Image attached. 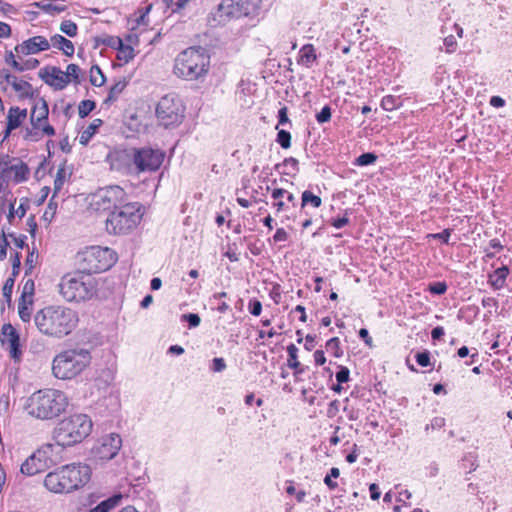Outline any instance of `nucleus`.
<instances>
[{
	"label": "nucleus",
	"instance_id": "1",
	"mask_svg": "<svg viewBox=\"0 0 512 512\" xmlns=\"http://www.w3.org/2000/svg\"><path fill=\"white\" fill-rule=\"evenodd\" d=\"M106 280L77 272L63 276L58 284V291L68 302H87L103 296Z\"/></svg>",
	"mask_w": 512,
	"mask_h": 512
},
{
	"label": "nucleus",
	"instance_id": "2",
	"mask_svg": "<svg viewBox=\"0 0 512 512\" xmlns=\"http://www.w3.org/2000/svg\"><path fill=\"white\" fill-rule=\"evenodd\" d=\"M34 322L42 334L60 339L77 327L79 317L69 307L48 306L36 313Z\"/></svg>",
	"mask_w": 512,
	"mask_h": 512
},
{
	"label": "nucleus",
	"instance_id": "3",
	"mask_svg": "<svg viewBox=\"0 0 512 512\" xmlns=\"http://www.w3.org/2000/svg\"><path fill=\"white\" fill-rule=\"evenodd\" d=\"M91 477V469L86 464L72 463L49 472L44 486L52 493H71L85 486Z\"/></svg>",
	"mask_w": 512,
	"mask_h": 512
},
{
	"label": "nucleus",
	"instance_id": "4",
	"mask_svg": "<svg viewBox=\"0 0 512 512\" xmlns=\"http://www.w3.org/2000/svg\"><path fill=\"white\" fill-rule=\"evenodd\" d=\"M69 405L67 395L56 389H43L34 392L27 400L29 415L40 420H51L64 413Z\"/></svg>",
	"mask_w": 512,
	"mask_h": 512
},
{
	"label": "nucleus",
	"instance_id": "5",
	"mask_svg": "<svg viewBox=\"0 0 512 512\" xmlns=\"http://www.w3.org/2000/svg\"><path fill=\"white\" fill-rule=\"evenodd\" d=\"M93 423L86 414L76 413L60 420L53 430V439L61 447L81 443L92 431Z\"/></svg>",
	"mask_w": 512,
	"mask_h": 512
},
{
	"label": "nucleus",
	"instance_id": "6",
	"mask_svg": "<svg viewBox=\"0 0 512 512\" xmlns=\"http://www.w3.org/2000/svg\"><path fill=\"white\" fill-rule=\"evenodd\" d=\"M210 57L202 47H189L175 59L174 73L186 80H198L209 70Z\"/></svg>",
	"mask_w": 512,
	"mask_h": 512
},
{
	"label": "nucleus",
	"instance_id": "7",
	"mask_svg": "<svg viewBox=\"0 0 512 512\" xmlns=\"http://www.w3.org/2000/svg\"><path fill=\"white\" fill-rule=\"evenodd\" d=\"M90 360V353L85 349L66 350L54 358L52 372L58 379H72L89 365Z\"/></svg>",
	"mask_w": 512,
	"mask_h": 512
},
{
	"label": "nucleus",
	"instance_id": "8",
	"mask_svg": "<svg viewBox=\"0 0 512 512\" xmlns=\"http://www.w3.org/2000/svg\"><path fill=\"white\" fill-rule=\"evenodd\" d=\"M77 259L81 270L91 275L110 269L117 261V254L108 247L90 246L78 252Z\"/></svg>",
	"mask_w": 512,
	"mask_h": 512
},
{
	"label": "nucleus",
	"instance_id": "9",
	"mask_svg": "<svg viewBox=\"0 0 512 512\" xmlns=\"http://www.w3.org/2000/svg\"><path fill=\"white\" fill-rule=\"evenodd\" d=\"M256 5L254 0H222L208 18L212 26L224 25L232 19L250 15Z\"/></svg>",
	"mask_w": 512,
	"mask_h": 512
},
{
	"label": "nucleus",
	"instance_id": "10",
	"mask_svg": "<svg viewBox=\"0 0 512 512\" xmlns=\"http://www.w3.org/2000/svg\"><path fill=\"white\" fill-rule=\"evenodd\" d=\"M156 116L161 125L168 128L182 122L184 106L175 94L163 96L157 104Z\"/></svg>",
	"mask_w": 512,
	"mask_h": 512
},
{
	"label": "nucleus",
	"instance_id": "11",
	"mask_svg": "<svg viewBox=\"0 0 512 512\" xmlns=\"http://www.w3.org/2000/svg\"><path fill=\"white\" fill-rule=\"evenodd\" d=\"M127 200V193L120 186H110L100 189L94 193L89 202L93 211H111L117 208L118 204H123Z\"/></svg>",
	"mask_w": 512,
	"mask_h": 512
},
{
	"label": "nucleus",
	"instance_id": "12",
	"mask_svg": "<svg viewBox=\"0 0 512 512\" xmlns=\"http://www.w3.org/2000/svg\"><path fill=\"white\" fill-rule=\"evenodd\" d=\"M165 158V153L152 147H142L134 149L133 163L138 172H155L157 171Z\"/></svg>",
	"mask_w": 512,
	"mask_h": 512
},
{
	"label": "nucleus",
	"instance_id": "13",
	"mask_svg": "<svg viewBox=\"0 0 512 512\" xmlns=\"http://www.w3.org/2000/svg\"><path fill=\"white\" fill-rule=\"evenodd\" d=\"M53 452V445L46 444L29 456L21 465V473L27 476H33L46 470L52 460L50 454Z\"/></svg>",
	"mask_w": 512,
	"mask_h": 512
},
{
	"label": "nucleus",
	"instance_id": "14",
	"mask_svg": "<svg viewBox=\"0 0 512 512\" xmlns=\"http://www.w3.org/2000/svg\"><path fill=\"white\" fill-rule=\"evenodd\" d=\"M128 205V199L123 204H118L117 208H113L110 211L108 218L106 219V230L110 234L122 235L128 230V214L126 207Z\"/></svg>",
	"mask_w": 512,
	"mask_h": 512
},
{
	"label": "nucleus",
	"instance_id": "15",
	"mask_svg": "<svg viewBox=\"0 0 512 512\" xmlns=\"http://www.w3.org/2000/svg\"><path fill=\"white\" fill-rule=\"evenodd\" d=\"M5 84L13 88L19 99L32 98L34 95L33 87L29 82L19 79L6 69H2L0 70V85Z\"/></svg>",
	"mask_w": 512,
	"mask_h": 512
},
{
	"label": "nucleus",
	"instance_id": "16",
	"mask_svg": "<svg viewBox=\"0 0 512 512\" xmlns=\"http://www.w3.org/2000/svg\"><path fill=\"white\" fill-rule=\"evenodd\" d=\"M1 343L3 347L9 352L11 358H13L15 361H20L22 351L19 344V335L11 324L3 325Z\"/></svg>",
	"mask_w": 512,
	"mask_h": 512
},
{
	"label": "nucleus",
	"instance_id": "17",
	"mask_svg": "<svg viewBox=\"0 0 512 512\" xmlns=\"http://www.w3.org/2000/svg\"><path fill=\"white\" fill-rule=\"evenodd\" d=\"M122 440L118 434H110L103 437L101 443L94 447L95 455L102 460H110L117 455L121 448Z\"/></svg>",
	"mask_w": 512,
	"mask_h": 512
},
{
	"label": "nucleus",
	"instance_id": "18",
	"mask_svg": "<svg viewBox=\"0 0 512 512\" xmlns=\"http://www.w3.org/2000/svg\"><path fill=\"white\" fill-rule=\"evenodd\" d=\"M39 77L56 90L64 89L68 83L67 75L58 67H45L39 71Z\"/></svg>",
	"mask_w": 512,
	"mask_h": 512
},
{
	"label": "nucleus",
	"instance_id": "19",
	"mask_svg": "<svg viewBox=\"0 0 512 512\" xmlns=\"http://www.w3.org/2000/svg\"><path fill=\"white\" fill-rule=\"evenodd\" d=\"M50 48V42L43 36L31 37L15 47V52L22 55L36 54Z\"/></svg>",
	"mask_w": 512,
	"mask_h": 512
},
{
	"label": "nucleus",
	"instance_id": "20",
	"mask_svg": "<svg viewBox=\"0 0 512 512\" xmlns=\"http://www.w3.org/2000/svg\"><path fill=\"white\" fill-rule=\"evenodd\" d=\"M31 128H27L24 139L28 141L37 142L44 136H54L55 129L48 123V120H42L39 122H30Z\"/></svg>",
	"mask_w": 512,
	"mask_h": 512
},
{
	"label": "nucleus",
	"instance_id": "21",
	"mask_svg": "<svg viewBox=\"0 0 512 512\" xmlns=\"http://www.w3.org/2000/svg\"><path fill=\"white\" fill-rule=\"evenodd\" d=\"M152 107L149 101L147 100H137L135 101V113L130 115V120H136L138 121V124L136 125V130L140 131L141 126H146V121L151 116Z\"/></svg>",
	"mask_w": 512,
	"mask_h": 512
},
{
	"label": "nucleus",
	"instance_id": "22",
	"mask_svg": "<svg viewBox=\"0 0 512 512\" xmlns=\"http://www.w3.org/2000/svg\"><path fill=\"white\" fill-rule=\"evenodd\" d=\"M13 162L14 164L12 163V167H10V171L5 177L6 184L8 181L15 183L26 181L29 176V168L22 160L14 158Z\"/></svg>",
	"mask_w": 512,
	"mask_h": 512
},
{
	"label": "nucleus",
	"instance_id": "23",
	"mask_svg": "<svg viewBox=\"0 0 512 512\" xmlns=\"http://www.w3.org/2000/svg\"><path fill=\"white\" fill-rule=\"evenodd\" d=\"M111 169L121 172L128 171V152L126 149H115L108 155Z\"/></svg>",
	"mask_w": 512,
	"mask_h": 512
},
{
	"label": "nucleus",
	"instance_id": "24",
	"mask_svg": "<svg viewBox=\"0 0 512 512\" xmlns=\"http://www.w3.org/2000/svg\"><path fill=\"white\" fill-rule=\"evenodd\" d=\"M26 118V109H20L17 106L11 107L7 114V124L9 125V130H15L20 127Z\"/></svg>",
	"mask_w": 512,
	"mask_h": 512
},
{
	"label": "nucleus",
	"instance_id": "25",
	"mask_svg": "<svg viewBox=\"0 0 512 512\" xmlns=\"http://www.w3.org/2000/svg\"><path fill=\"white\" fill-rule=\"evenodd\" d=\"M49 108L45 99L39 98L35 101L31 113L30 122H39L42 120H48Z\"/></svg>",
	"mask_w": 512,
	"mask_h": 512
},
{
	"label": "nucleus",
	"instance_id": "26",
	"mask_svg": "<svg viewBox=\"0 0 512 512\" xmlns=\"http://www.w3.org/2000/svg\"><path fill=\"white\" fill-rule=\"evenodd\" d=\"M31 5L40 8L42 11L52 16L64 12L67 9V6L64 4L63 0H54L52 2L40 1L34 2Z\"/></svg>",
	"mask_w": 512,
	"mask_h": 512
},
{
	"label": "nucleus",
	"instance_id": "27",
	"mask_svg": "<svg viewBox=\"0 0 512 512\" xmlns=\"http://www.w3.org/2000/svg\"><path fill=\"white\" fill-rule=\"evenodd\" d=\"M50 44L53 47L61 50L66 56H72L74 54L73 43L60 34L52 36L50 39Z\"/></svg>",
	"mask_w": 512,
	"mask_h": 512
},
{
	"label": "nucleus",
	"instance_id": "28",
	"mask_svg": "<svg viewBox=\"0 0 512 512\" xmlns=\"http://www.w3.org/2000/svg\"><path fill=\"white\" fill-rule=\"evenodd\" d=\"M508 274L509 270L506 266L500 267L489 275L488 282L494 289L499 290L504 287Z\"/></svg>",
	"mask_w": 512,
	"mask_h": 512
},
{
	"label": "nucleus",
	"instance_id": "29",
	"mask_svg": "<svg viewBox=\"0 0 512 512\" xmlns=\"http://www.w3.org/2000/svg\"><path fill=\"white\" fill-rule=\"evenodd\" d=\"M316 59L317 56L312 44H306L300 49L298 61L300 64L310 68Z\"/></svg>",
	"mask_w": 512,
	"mask_h": 512
},
{
	"label": "nucleus",
	"instance_id": "30",
	"mask_svg": "<svg viewBox=\"0 0 512 512\" xmlns=\"http://www.w3.org/2000/svg\"><path fill=\"white\" fill-rule=\"evenodd\" d=\"M130 228L132 226L137 227L146 213V207L138 202L130 203Z\"/></svg>",
	"mask_w": 512,
	"mask_h": 512
},
{
	"label": "nucleus",
	"instance_id": "31",
	"mask_svg": "<svg viewBox=\"0 0 512 512\" xmlns=\"http://www.w3.org/2000/svg\"><path fill=\"white\" fill-rule=\"evenodd\" d=\"M71 173L68 172L65 166H60L56 172L54 179V192L52 199H54L62 190L65 182L69 179Z\"/></svg>",
	"mask_w": 512,
	"mask_h": 512
},
{
	"label": "nucleus",
	"instance_id": "32",
	"mask_svg": "<svg viewBox=\"0 0 512 512\" xmlns=\"http://www.w3.org/2000/svg\"><path fill=\"white\" fill-rule=\"evenodd\" d=\"M297 352L298 349L294 344H290L287 347L288 353V366L295 370V375L301 374L305 371V368L301 366L300 362L297 360Z\"/></svg>",
	"mask_w": 512,
	"mask_h": 512
},
{
	"label": "nucleus",
	"instance_id": "33",
	"mask_svg": "<svg viewBox=\"0 0 512 512\" xmlns=\"http://www.w3.org/2000/svg\"><path fill=\"white\" fill-rule=\"evenodd\" d=\"M101 119H94L90 125L82 131L79 136V143L81 145H87L92 136L96 133L97 129L102 125Z\"/></svg>",
	"mask_w": 512,
	"mask_h": 512
},
{
	"label": "nucleus",
	"instance_id": "34",
	"mask_svg": "<svg viewBox=\"0 0 512 512\" xmlns=\"http://www.w3.org/2000/svg\"><path fill=\"white\" fill-rule=\"evenodd\" d=\"M105 43L111 47L119 49L120 52L118 54V59L124 61V63H128V53L124 50V45L121 38L109 37Z\"/></svg>",
	"mask_w": 512,
	"mask_h": 512
},
{
	"label": "nucleus",
	"instance_id": "35",
	"mask_svg": "<svg viewBox=\"0 0 512 512\" xmlns=\"http://www.w3.org/2000/svg\"><path fill=\"white\" fill-rule=\"evenodd\" d=\"M302 202L301 206L304 208L306 205H311L314 208H318L321 206L322 200L319 196L314 195L311 191L305 190L302 193Z\"/></svg>",
	"mask_w": 512,
	"mask_h": 512
},
{
	"label": "nucleus",
	"instance_id": "36",
	"mask_svg": "<svg viewBox=\"0 0 512 512\" xmlns=\"http://www.w3.org/2000/svg\"><path fill=\"white\" fill-rule=\"evenodd\" d=\"M90 82L92 85L100 87L105 82V77L98 66H92L90 69Z\"/></svg>",
	"mask_w": 512,
	"mask_h": 512
},
{
	"label": "nucleus",
	"instance_id": "37",
	"mask_svg": "<svg viewBox=\"0 0 512 512\" xmlns=\"http://www.w3.org/2000/svg\"><path fill=\"white\" fill-rule=\"evenodd\" d=\"M126 88V82L124 80L117 82L114 84L110 91L109 95L106 99V102H112L117 99L118 95H120L124 89Z\"/></svg>",
	"mask_w": 512,
	"mask_h": 512
},
{
	"label": "nucleus",
	"instance_id": "38",
	"mask_svg": "<svg viewBox=\"0 0 512 512\" xmlns=\"http://www.w3.org/2000/svg\"><path fill=\"white\" fill-rule=\"evenodd\" d=\"M60 31L69 37H75L77 35L78 27L75 22L65 20L60 24Z\"/></svg>",
	"mask_w": 512,
	"mask_h": 512
},
{
	"label": "nucleus",
	"instance_id": "39",
	"mask_svg": "<svg viewBox=\"0 0 512 512\" xmlns=\"http://www.w3.org/2000/svg\"><path fill=\"white\" fill-rule=\"evenodd\" d=\"M14 158H11L8 155H0V177L5 179L6 175L10 171V167H12V163L14 164Z\"/></svg>",
	"mask_w": 512,
	"mask_h": 512
},
{
	"label": "nucleus",
	"instance_id": "40",
	"mask_svg": "<svg viewBox=\"0 0 512 512\" xmlns=\"http://www.w3.org/2000/svg\"><path fill=\"white\" fill-rule=\"evenodd\" d=\"M56 210H57V204L54 203L53 199L51 198L47 205V208L45 209L43 216H42L43 221L47 225H49L52 222V220L54 219V217L56 215Z\"/></svg>",
	"mask_w": 512,
	"mask_h": 512
},
{
	"label": "nucleus",
	"instance_id": "41",
	"mask_svg": "<svg viewBox=\"0 0 512 512\" xmlns=\"http://www.w3.org/2000/svg\"><path fill=\"white\" fill-rule=\"evenodd\" d=\"M326 349L332 353L335 357H341L343 352L340 348V341L337 337L329 339L326 343Z\"/></svg>",
	"mask_w": 512,
	"mask_h": 512
},
{
	"label": "nucleus",
	"instance_id": "42",
	"mask_svg": "<svg viewBox=\"0 0 512 512\" xmlns=\"http://www.w3.org/2000/svg\"><path fill=\"white\" fill-rule=\"evenodd\" d=\"M8 208H9L8 220L10 222L12 221V219L15 216L22 218V217H24V215L26 213V207L23 203H21L16 209H14V204L9 202Z\"/></svg>",
	"mask_w": 512,
	"mask_h": 512
},
{
	"label": "nucleus",
	"instance_id": "43",
	"mask_svg": "<svg viewBox=\"0 0 512 512\" xmlns=\"http://www.w3.org/2000/svg\"><path fill=\"white\" fill-rule=\"evenodd\" d=\"M284 196H286V199L288 202L295 205L296 198L292 193H290L287 190L282 189V188H276L272 191V198L275 200L283 198Z\"/></svg>",
	"mask_w": 512,
	"mask_h": 512
},
{
	"label": "nucleus",
	"instance_id": "44",
	"mask_svg": "<svg viewBox=\"0 0 512 512\" xmlns=\"http://www.w3.org/2000/svg\"><path fill=\"white\" fill-rule=\"evenodd\" d=\"M95 103L91 100H83L78 106V114L81 118H85L93 109Z\"/></svg>",
	"mask_w": 512,
	"mask_h": 512
},
{
	"label": "nucleus",
	"instance_id": "45",
	"mask_svg": "<svg viewBox=\"0 0 512 512\" xmlns=\"http://www.w3.org/2000/svg\"><path fill=\"white\" fill-rule=\"evenodd\" d=\"M79 73L80 68L76 64H69L66 68V72H64L65 75H67V79H69V83L71 81H74L75 83H79Z\"/></svg>",
	"mask_w": 512,
	"mask_h": 512
},
{
	"label": "nucleus",
	"instance_id": "46",
	"mask_svg": "<svg viewBox=\"0 0 512 512\" xmlns=\"http://www.w3.org/2000/svg\"><path fill=\"white\" fill-rule=\"evenodd\" d=\"M282 148L287 149L291 146V135L286 130H280L277 134L276 140Z\"/></svg>",
	"mask_w": 512,
	"mask_h": 512
},
{
	"label": "nucleus",
	"instance_id": "47",
	"mask_svg": "<svg viewBox=\"0 0 512 512\" xmlns=\"http://www.w3.org/2000/svg\"><path fill=\"white\" fill-rule=\"evenodd\" d=\"M377 160V156L373 153H363L356 159V164L367 166L373 164Z\"/></svg>",
	"mask_w": 512,
	"mask_h": 512
},
{
	"label": "nucleus",
	"instance_id": "48",
	"mask_svg": "<svg viewBox=\"0 0 512 512\" xmlns=\"http://www.w3.org/2000/svg\"><path fill=\"white\" fill-rule=\"evenodd\" d=\"M151 10V5H147L141 10H139V15H137L134 19V22L136 23L137 27L140 25L147 26L148 22L146 20L147 14Z\"/></svg>",
	"mask_w": 512,
	"mask_h": 512
},
{
	"label": "nucleus",
	"instance_id": "49",
	"mask_svg": "<svg viewBox=\"0 0 512 512\" xmlns=\"http://www.w3.org/2000/svg\"><path fill=\"white\" fill-rule=\"evenodd\" d=\"M428 290L436 295H442L447 291V284L445 282H434L429 285Z\"/></svg>",
	"mask_w": 512,
	"mask_h": 512
},
{
	"label": "nucleus",
	"instance_id": "50",
	"mask_svg": "<svg viewBox=\"0 0 512 512\" xmlns=\"http://www.w3.org/2000/svg\"><path fill=\"white\" fill-rule=\"evenodd\" d=\"M331 118V108L329 106H324L322 110L316 115V119L319 123L328 122Z\"/></svg>",
	"mask_w": 512,
	"mask_h": 512
},
{
	"label": "nucleus",
	"instance_id": "51",
	"mask_svg": "<svg viewBox=\"0 0 512 512\" xmlns=\"http://www.w3.org/2000/svg\"><path fill=\"white\" fill-rule=\"evenodd\" d=\"M415 358L417 363L422 367L430 365V353L428 351L417 353Z\"/></svg>",
	"mask_w": 512,
	"mask_h": 512
},
{
	"label": "nucleus",
	"instance_id": "52",
	"mask_svg": "<svg viewBox=\"0 0 512 512\" xmlns=\"http://www.w3.org/2000/svg\"><path fill=\"white\" fill-rule=\"evenodd\" d=\"M444 46L446 48L447 53H452L455 51L457 47L456 39L453 35H449L444 38Z\"/></svg>",
	"mask_w": 512,
	"mask_h": 512
},
{
	"label": "nucleus",
	"instance_id": "53",
	"mask_svg": "<svg viewBox=\"0 0 512 512\" xmlns=\"http://www.w3.org/2000/svg\"><path fill=\"white\" fill-rule=\"evenodd\" d=\"M348 212L345 211V214L343 217L341 218H336V219H332L331 220V225L333 227H335L336 229H341L343 228L344 226H346L347 224H349V218H348Z\"/></svg>",
	"mask_w": 512,
	"mask_h": 512
},
{
	"label": "nucleus",
	"instance_id": "54",
	"mask_svg": "<svg viewBox=\"0 0 512 512\" xmlns=\"http://www.w3.org/2000/svg\"><path fill=\"white\" fill-rule=\"evenodd\" d=\"M183 320L189 323L190 327H197L200 324V317L198 314L190 313L182 315Z\"/></svg>",
	"mask_w": 512,
	"mask_h": 512
},
{
	"label": "nucleus",
	"instance_id": "55",
	"mask_svg": "<svg viewBox=\"0 0 512 512\" xmlns=\"http://www.w3.org/2000/svg\"><path fill=\"white\" fill-rule=\"evenodd\" d=\"M249 311L254 316H259L262 311V304L258 300H251L248 305Z\"/></svg>",
	"mask_w": 512,
	"mask_h": 512
},
{
	"label": "nucleus",
	"instance_id": "56",
	"mask_svg": "<svg viewBox=\"0 0 512 512\" xmlns=\"http://www.w3.org/2000/svg\"><path fill=\"white\" fill-rule=\"evenodd\" d=\"M349 369L346 367H341L340 370L336 373V380L338 383H345L349 380Z\"/></svg>",
	"mask_w": 512,
	"mask_h": 512
},
{
	"label": "nucleus",
	"instance_id": "57",
	"mask_svg": "<svg viewBox=\"0 0 512 512\" xmlns=\"http://www.w3.org/2000/svg\"><path fill=\"white\" fill-rule=\"evenodd\" d=\"M18 312L23 321H27L30 318V312L25 305V300H22V302L19 303Z\"/></svg>",
	"mask_w": 512,
	"mask_h": 512
},
{
	"label": "nucleus",
	"instance_id": "58",
	"mask_svg": "<svg viewBox=\"0 0 512 512\" xmlns=\"http://www.w3.org/2000/svg\"><path fill=\"white\" fill-rule=\"evenodd\" d=\"M450 235H451V230L445 229L440 233L431 234L430 236L434 239H439V240L443 241L444 243H448Z\"/></svg>",
	"mask_w": 512,
	"mask_h": 512
},
{
	"label": "nucleus",
	"instance_id": "59",
	"mask_svg": "<svg viewBox=\"0 0 512 512\" xmlns=\"http://www.w3.org/2000/svg\"><path fill=\"white\" fill-rule=\"evenodd\" d=\"M288 108L286 106H283L279 111H278V124H286V123H289V118H288Z\"/></svg>",
	"mask_w": 512,
	"mask_h": 512
},
{
	"label": "nucleus",
	"instance_id": "60",
	"mask_svg": "<svg viewBox=\"0 0 512 512\" xmlns=\"http://www.w3.org/2000/svg\"><path fill=\"white\" fill-rule=\"evenodd\" d=\"M275 242H284L288 239V233L283 228H278L273 236Z\"/></svg>",
	"mask_w": 512,
	"mask_h": 512
},
{
	"label": "nucleus",
	"instance_id": "61",
	"mask_svg": "<svg viewBox=\"0 0 512 512\" xmlns=\"http://www.w3.org/2000/svg\"><path fill=\"white\" fill-rule=\"evenodd\" d=\"M39 65L37 59L31 58L22 62L23 72L27 70H33Z\"/></svg>",
	"mask_w": 512,
	"mask_h": 512
},
{
	"label": "nucleus",
	"instance_id": "62",
	"mask_svg": "<svg viewBox=\"0 0 512 512\" xmlns=\"http://www.w3.org/2000/svg\"><path fill=\"white\" fill-rule=\"evenodd\" d=\"M395 106V98L393 96H386L383 98L382 107L385 110H393Z\"/></svg>",
	"mask_w": 512,
	"mask_h": 512
},
{
	"label": "nucleus",
	"instance_id": "63",
	"mask_svg": "<svg viewBox=\"0 0 512 512\" xmlns=\"http://www.w3.org/2000/svg\"><path fill=\"white\" fill-rule=\"evenodd\" d=\"M212 362V369L215 372H221L226 368V363L223 358H214Z\"/></svg>",
	"mask_w": 512,
	"mask_h": 512
},
{
	"label": "nucleus",
	"instance_id": "64",
	"mask_svg": "<svg viewBox=\"0 0 512 512\" xmlns=\"http://www.w3.org/2000/svg\"><path fill=\"white\" fill-rule=\"evenodd\" d=\"M13 285L14 280L12 278H8L3 286V295L8 299L11 297Z\"/></svg>",
	"mask_w": 512,
	"mask_h": 512
}]
</instances>
